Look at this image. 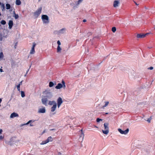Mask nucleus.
Here are the masks:
<instances>
[{"label": "nucleus", "mask_w": 155, "mask_h": 155, "mask_svg": "<svg viewBox=\"0 0 155 155\" xmlns=\"http://www.w3.org/2000/svg\"><path fill=\"white\" fill-rule=\"evenodd\" d=\"M46 140L48 143L50 141H52L53 140V138L51 137L50 136L48 138L47 140Z\"/></svg>", "instance_id": "412c9836"}, {"label": "nucleus", "mask_w": 155, "mask_h": 155, "mask_svg": "<svg viewBox=\"0 0 155 155\" xmlns=\"http://www.w3.org/2000/svg\"><path fill=\"white\" fill-rule=\"evenodd\" d=\"M54 84L52 82V81L50 82L49 83V87H52L54 86Z\"/></svg>", "instance_id": "a878e982"}, {"label": "nucleus", "mask_w": 155, "mask_h": 155, "mask_svg": "<svg viewBox=\"0 0 155 155\" xmlns=\"http://www.w3.org/2000/svg\"><path fill=\"white\" fill-rule=\"evenodd\" d=\"M86 21H86V19H84V20H83V22H85Z\"/></svg>", "instance_id": "c03bdc74"}, {"label": "nucleus", "mask_w": 155, "mask_h": 155, "mask_svg": "<svg viewBox=\"0 0 155 155\" xmlns=\"http://www.w3.org/2000/svg\"><path fill=\"white\" fill-rule=\"evenodd\" d=\"M31 66V65H30V66H29V69L30 68Z\"/></svg>", "instance_id": "6e6d98bb"}, {"label": "nucleus", "mask_w": 155, "mask_h": 155, "mask_svg": "<svg viewBox=\"0 0 155 155\" xmlns=\"http://www.w3.org/2000/svg\"><path fill=\"white\" fill-rule=\"evenodd\" d=\"M18 116L19 115L18 114L15 112H13L11 114L10 116V118H12L15 117H18Z\"/></svg>", "instance_id": "f8f14e48"}, {"label": "nucleus", "mask_w": 155, "mask_h": 155, "mask_svg": "<svg viewBox=\"0 0 155 155\" xmlns=\"http://www.w3.org/2000/svg\"><path fill=\"white\" fill-rule=\"evenodd\" d=\"M14 12H15V11L13 12V14L14 15Z\"/></svg>", "instance_id": "4d7b16f0"}, {"label": "nucleus", "mask_w": 155, "mask_h": 155, "mask_svg": "<svg viewBox=\"0 0 155 155\" xmlns=\"http://www.w3.org/2000/svg\"><path fill=\"white\" fill-rule=\"evenodd\" d=\"M66 30V29L65 28H63L60 29V30H59L58 31V32L59 34H64V33H65V32Z\"/></svg>", "instance_id": "4468645a"}, {"label": "nucleus", "mask_w": 155, "mask_h": 155, "mask_svg": "<svg viewBox=\"0 0 155 155\" xmlns=\"http://www.w3.org/2000/svg\"><path fill=\"white\" fill-rule=\"evenodd\" d=\"M14 16L15 19H17L18 18V14H16L15 12H14Z\"/></svg>", "instance_id": "7c9ffc66"}, {"label": "nucleus", "mask_w": 155, "mask_h": 155, "mask_svg": "<svg viewBox=\"0 0 155 155\" xmlns=\"http://www.w3.org/2000/svg\"><path fill=\"white\" fill-rule=\"evenodd\" d=\"M83 0H78V2H75L76 5L74 6L73 7V9H75L78 8V6L79 4L82 2Z\"/></svg>", "instance_id": "9b49d317"}, {"label": "nucleus", "mask_w": 155, "mask_h": 155, "mask_svg": "<svg viewBox=\"0 0 155 155\" xmlns=\"http://www.w3.org/2000/svg\"><path fill=\"white\" fill-rule=\"evenodd\" d=\"M57 102L58 107L59 108L63 103L62 98L61 97H59L57 99Z\"/></svg>", "instance_id": "1a4fd4ad"}, {"label": "nucleus", "mask_w": 155, "mask_h": 155, "mask_svg": "<svg viewBox=\"0 0 155 155\" xmlns=\"http://www.w3.org/2000/svg\"><path fill=\"white\" fill-rule=\"evenodd\" d=\"M153 68V67H150L149 68H148V69L150 70H152Z\"/></svg>", "instance_id": "4c0bfd02"}, {"label": "nucleus", "mask_w": 155, "mask_h": 155, "mask_svg": "<svg viewBox=\"0 0 155 155\" xmlns=\"http://www.w3.org/2000/svg\"><path fill=\"white\" fill-rule=\"evenodd\" d=\"M48 104L51 105H53L55 104L57 105V103L54 101H49Z\"/></svg>", "instance_id": "a211bd4d"}, {"label": "nucleus", "mask_w": 155, "mask_h": 155, "mask_svg": "<svg viewBox=\"0 0 155 155\" xmlns=\"http://www.w3.org/2000/svg\"><path fill=\"white\" fill-rule=\"evenodd\" d=\"M57 105H53V106L51 107V111L52 112H54L56 110L57 107Z\"/></svg>", "instance_id": "6ab92c4d"}, {"label": "nucleus", "mask_w": 155, "mask_h": 155, "mask_svg": "<svg viewBox=\"0 0 155 155\" xmlns=\"http://www.w3.org/2000/svg\"><path fill=\"white\" fill-rule=\"evenodd\" d=\"M4 138V136L0 135V140H2Z\"/></svg>", "instance_id": "ea45409f"}, {"label": "nucleus", "mask_w": 155, "mask_h": 155, "mask_svg": "<svg viewBox=\"0 0 155 155\" xmlns=\"http://www.w3.org/2000/svg\"><path fill=\"white\" fill-rule=\"evenodd\" d=\"M62 83H58L57 85L55 87V88L57 89H60L62 87H65V83L64 81L62 80Z\"/></svg>", "instance_id": "20e7f679"}, {"label": "nucleus", "mask_w": 155, "mask_h": 155, "mask_svg": "<svg viewBox=\"0 0 155 155\" xmlns=\"http://www.w3.org/2000/svg\"><path fill=\"white\" fill-rule=\"evenodd\" d=\"M44 94H45V97L49 99L51 98L52 96L51 93L48 91H45L44 92Z\"/></svg>", "instance_id": "39448f33"}, {"label": "nucleus", "mask_w": 155, "mask_h": 155, "mask_svg": "<svg viewBox=\"0 0 155 155\" xmlns=\"http://www.w3.org/2000/svg\"><path fill=\"white\" fill-rule=\"evenodd\" d=\"M36 45V44L35 42H33L32 44V46L30 50V54H34L35 52V48Z\"/></svg>", "instance_id": "423d86ee"}, {"label": "nucleus", "mask_w": 155, "mask_h": 155, "mask_svg": "<svg viewBox=\"0 0 155 155\" xmlns=\"http://www.w3.org/2000/svg\"><path fill=\"white\" fill-rule=\"evenodd\" d=\"M1 8H2V11H3L5 10V6L4 4L2 3V5H1Z\"/></svg>", "instance_id": "b1692460"}, {"label": "nucleus", "mask_w": 155, "mask_h": 155, "mask_svg": "<svg viewBox=\"0 0 155 155\" xmlns=\"http://www.w3.org/2000/svg\"><path fill=\"white\" fill-rule=\"evenodd\" d=\"M2 67H1V68H0V71L1 72H3V70L2 69Z\"/></svg>", "instance_id": "a19ab883"}, {"label": "nucleus", "mask_w": 155, "mask_h": 155, "mask_svg": "<svg viewBox=\"0 0 155 155\" xmlns=\"http://www.w3.org/2000/svg\"><path fill=\"white\" fill-rule=\"evenodd\" d=\"M41 19L44 24H48L49 22L48 17L47 15H43L41 16Z\"/></svg>", "instance_id": "f257e3e1"}, {"label": "nucleus", "mask_w": 155, "mask_h": 155, "mask_svg": "<svg viewBox=\"0 0 155 155\" xmlns=\"http://www.w3.org/2000/svg\"><path fill=\"white\" fill-rule=\"evenodd\" d=\"M46 112L45 107H43L42 108H39L38 111V113H44Z\"/></svg>", "instance_id": "9d476101"}, {"label": "nucleus", "mask_w": 155, "mask_h": 155, "mask_svg": "<svg viewBox=\"0 0 155 155\" xmlns=\"http://www.w3.org/2000/svg\"><path fill=\"white\" fill-rule=\"evenodd\" d=\"M151 120V119H150V118H149L148 119L147 121L148 123H150V122Z\"/></svg>", "instance_id": "58836bf2"}, {"label": "nucleus", "mask_w": 155, "mask_h": 155, "mask_svg": "<svg viewBox=\"0 0 155 155\" xmlns=\"http://www.w3.org/2000/svg\"><path fill=\"white\" fill-rule=\"evenodd\" d=\"M27 74H26H26H25L24 75V76H25H25H26V75H27Z\"/></svg>", "instance_id": "5fc2aeb1"}, {"label": "nucleus", "mask_w": 155, "mask_h": 155, "mask_svg": "<svg viewBox=\"0 0 155 155\" xmlns=\"http://www.w3.org/2000/svg\"><path fill=\"white\" fill-rule=\"evenodd\" d=\"M116 30V29L115 27H114L112 28V31L113 32H115Z\"/></svg>", "instance_id": "2f4dec72"}, {"label": "nucleus", "mask_w": 155, "mask_h": 155, "mask_svg": "<svg viewBox=\"0 0 155 155\" xmlns=\"http://www.w3.org/2000/svg\"><path fill=\"white\" fill-rule=\"evenodd\" d=\"M29 68L26 71V74H27L29 70Z\"/></svg>", "instance_id": "a18cd8bd"}, {"label": "nucleus", "mask_w": 155, "mask_h": 155, "mask_svg": "<svg viewBox=\"0 0 155 155\" xmlns=\"http://www.w3.org/2000/svg\"><path fill=\"white\" fill-rule=\"evenodd\" d=\"M70 5H71V6H73V7H74V6L76 5H75V3H74L73 2L71 3Z\"/></svg>", "instance_id": "c9c22d12"}, {"label": "nucleus", "mask_w": 155, "mask_h": 155, "mask_svg": "<svg viewBox=\"0 0 155 155\" xmlns=\"http://www.w3.org/2000/svg\"><path fill=\"white\" fill-rule=\"evenodd\" d=\"M61 48L60 46H58L57 48V52H59L61 51Z\"/></svg>", "instance_id": "393cba45"}, {"label": "nucleus", "mask_w": 155, "mask_h": 155, "mask_svg": "<svg viewBox=\"0 0 155 155\" xmlns=\"http://www.w3.org/2000/svg\"><path fill=\"white\" fill-rule=\"evenodd\" d=\"M13 21L12 20H10L8 22V26H9V29L12 28L13 25Z\"/></svg>", "instance_id": "dca6fc26"}, {"label": "nucleus", "mask_w": 155, "mask_h": 155, "mask_svg": "<svg viewBox=\"0 0 155 155\" xmlns=\"http://www.w3.org/2000/svg\"><path fill=\"white\" fill-rule=\"evenodd\" d=\"M48 101V100L47 98H43L41 99V101L42 104L45 106H47V102Z\"/></svg>", "instance_id": "ddd939ff"}, {"label": "nucleus", "mask_w": 155, "mask_h": 155, "mask_svg": "<svg viewBox=\"0 0 155 155\" xmlns=\"http://www.w3.org/2000/svg\"><path fill=\"white\" fill-rule=\"evenodd\" d=\"M108 114V113H105V114Z\"/></svg>", "instance_id": "8fccbe9b"}, {"label": "nucleus", "mask_w": 155, "mask_h": 155, "mask_svg": "<svg viewBox=\"0 0 155 155\" xmlns=\"http://www.w3.org/2000/svg\"><path fill=\"white\" fill-rule=\"evenodd\" d=\"M80 131L81 132V134L80 136L79 140L82 141L84 139V134L83 133L82 130H80Z\"/></svg>", "instance_id": "f3484780"}, {"label": "nucleus", "mask_w": 155, "mask_h": 155, "mask_svg": "<svg viewBox=\"0 0 155 155\" xmlns=\"http://www.w3.org/2000/svg\"><path fill=\"white\" fill-rule=\"evenodd\" d=\"M109 124L108 123H105L104 124V127L105 130H102V131L103 133L105 134H107L109 132V127H108Z\"/></svg>", "instance_id": "f03ea898"}, {"label": "nucleus", "mask_w": 155, "mask_h": 155, "mask_svg": "<svg viewBox=\"0 0 155 155\" xmlns=\"http://www.w3.org/2000/svg\"><path fill=\"white\" fill-rule=\"evenodd\" d=\"M54 130V129H51V130Z\"/></svg>", "instance_id": "864d4df0"}, {"label": "nucleus", "mask_w": 155, "mask_h": 155, "mask_svg": "<svg viewBox=\"0 0 155 155\" xmlns=\"http://www.w3.org/2000/svg\"><path fill=\"white\" fill-rule=\"evenodd\" d=\"M21 2L20 0H16L15 4L17 5H19L21 4Z\"/></svg>", "instance_id": "5701e85b"}, {"label": "nucleus", "mask_w": 155, "mask_h": 155, "mask_svg": "<svg viewBox=\"0 0 155 155\" xmlns=\"http://www.w3.org/2000/svg\"><path fill=\"white\" fill-rule=\"evenodd\" d=\"M152 33L150 32L148 33H147L145 34H139L137 35V37L138 38H143L145 37L146 35H148L149 34H151Z\"/></svg>", "instance_id": "0eeeda50"}, {"label": "nucleus", "mask_w": 155, "mask_h": 155, "mask_svg": "<svg viewBox=\"0 0 155 155\" xmlns=\"http://www.w3.org/2000/svg\"><path fill=\"white\" fill-rule=\"evenodd\" d=\"M11 6L10 4L7 3L6 4V7L7 9H9L11 8Z\"/></svg>", "instance_id": "4be33fe9"}, {"label": "nucleus", "mask_w": 155, "mask_h": 155, "mask_svg": "<svg viewBox=\"0 0 155 155\" xmlns=\"http://www.w3.org/2000/svg\"><path fill=\"white\" fill-rule=\"evenodd\" d=\"M118 130L121 134H126L128 133L129 131V129L127 128L125 130H123L119 128L118 129Z\"/></svg>", "instance_id": "6e6552de"}, {"label": "nucleus", "mask_w": 155, "mask_h": 155, "mask_svg": "<svg viewBox=\"0 0 155 155\" xmlns=\"http://www.w3.org/2000/svg\"><path fill=\"white\" fill-rule=\"evenodd\" d=\"M62 154L61 153L59 152L58 155H61Z\"/></svg>", "instance_id": "49530a36"}, {"label": "nucleus", "mask_w": 155, "mask_h": 155, "mask_svg": "<svg viewBox=\"0 0 155 155\" xmlns=\"http://www.w3.org/2000/svg\"><path fill=\"white\" fill-rule=\"evenodd\" d=\"M57 43L58 45V46H60V45L61 44V42L59 40H58L57 41Z\"/></svg>", "instance_id": "e433bc0d"}, {"label": "nucleus", "mask_w": 155, "mask_h": 155, "mask_svg": "<svg viewBox=\"0 0 155 155\" xmlns=\"http://www.w3.org/2000/svg\"><path fill=\"white\" fill-rule=\"evenodd\" d=\"M32 121L31 120H29L27 123L26 124H22L21 125V126L25 125H27L29 124L30 123H31Z\"/></svg>", "instance_id": "bb28decb"}, {"label": "nucleus", "mask_w": 155, "mask_h": 155, "mask_svg": "<svg viewBox=\"0 0 155 155\" xmlns=\"http://www.w3.org/2000/svg\"><path fill=\"white\" fill-rule=\"evenodd\" d=\"M22 81H21L18 85H19L20 86H21V85H22Z\"/></svg>", "instance_id": "79ce46f5"}, {"label": "nucleus", "mask_w": 155, "mask_h": 155, "mask_svg": "<svg viewBox=\"0 0 155 155\" xmlns=\"http://www.w3.org/2000/svg\"><path fill=\"white\" fill-rule=\"evenodd\" d=\"M21 96L22 97H24L25 96V94L24 91H21Z\"/></svg>", "instance_id": "cd10ccee"}, {"label": "nucleus", "mask_w": 155, "mask_h": 155, "mask_svg": "<svg viewBox=\"0 0 155 155\" xmlns=\"http://www.w3.org/2000/svg\"><path fill=\"white\" fill-rule=\"evenodd\" d=\"M47 143H48L46 140H45L42 141V142L41 143H40V144L44 145L46 144Z\"/></svg>", "instance_id": "c85d7f7f"}, {"label": "nucleus", "mask_w": 155, "mask_h": 155, "mask_svg": "<svg viewBox=\"0 0 155 155\" xmlns=\"http://www.w3.org/2000/svg\"><path fill=\"white\" fill-rule=\"evenodd\" d=\"M30 125L31 126H33V125L32 124H30Z\"/></svg>", "instance_id": "09e8293b"}, {"label": "nucleus", "mask_w": 155, "mask_h": 155, "mask_svg": "<svg viewBox=\"0 0 155 155\" xmlns=\"http://www.w3.org/2000/svg\"><path fill=\"white\" fill-rule=\"evenodd\" d=\"M1 23L2 24V25H5L6 24V22L4 20H2L1 21Z\"/></svg>", "instance_id": "c756f323"}, {"label": "nucleus", "mask_w": 155, "mask_h": 155, "mask_svg": "<svg viewBox=\"0 0 155 155\" xmlns=\"http://www.w3.org/2000/svg\"><path fill=\"white\" fill-rule=\"evenodd\" d=\"M42 11L41 7H40L38 8L34 13V16L36 18H37L40 15Z\"/></svg>", "instance_id": "7ed1b4c3"}, {"label": "nucleus", "mask_w": 155, "mask_h": 155, "mask_svg": "<svg viewBox=\"0 0 155 155\" xmlns=\"http://www.w3.org/2000/svg\"><path fill=\"white\" fill-rule=\"evenodd\" d=\"M102 120L99 118H97L96 120V121L97 122H99L101 121H102Z\"/></svg>", "instance_id": "f704fd0d"}, {"label": "nucleus", "mask_w": 155, "mask_h": 155, "mask_svg": "<svg viewBox=\"0 0 155 155\" xmlns=\"http://www.w3.org/2000/svg\"><path fill=\"white\" fill-rule=\"evenodd\" d=\"M2 100L1 98H0V103H1L2 102Z\"/></svg>", "instance_id": "de8ad7c7"}, {"label": "nucleus", "mask_w": 155, "mask_h": 155, "mask_svg": "<svg viewBox=\"0 0 155 155\" xmlns=\"http://www.w3.org/2000/svg\"><path fill=\"white\" fill-rule=\"evenodd\" d=\"M2 132V130L1 129H0V134H1Z\"/></svg>", "instance_id": "37998d69"}, {"label": "nucleus", "mask_w": 155, "mask_h": 155, "mask_svg": "<svg viewBox=\"0 0 155 155\" xmlns=\"http://www.w3.org/2000/svg\"><path fill=\"white\" fill-rule=\"evenodd\" d=\"M109 102H108V101L105 102V104H104V105L103 106V107H106L108 105V104H109Z\"/></svg>", "instance_id": "473e14b6"}, {"label": "nucleus", "mask_w": 155, "mask_h": 155, "mask_svg": "<svg viewBox=\"0 0 155 155\" xmlns=\"http://www.w3.org/2000/svg\"><path fill=\"white\" fill-rule=\"evenodd\" d=\"M2 3H1V2H0V5H2Z\"/></svg>", "instance_id": "3c124183"}, {"label": "nucleus", "mask_w": 155, "mask_h": 155, "mask_svg": "<svg viewBox=\"0 0 155 155\" xmlns=\"http://www.w3.org/2000/svg\"><path fill=\"white\" fill-rule=\"evenodd\" d=\"M119 4V2L115 0L114 1L113 4V6L114 7H116L118 6V5Z\"/></svg>", "instance_id": "2eb2a0df"}, {"label": "nucleus", "mask_w": 155, "mask_h": 155, "mask_svg": "<svg viewBox=\"0 0 155 155\" xmlns=\"http://www.w3.org/2000/svg\"><path fill=\"white\" fill-rule=\"evenodd\" d=\"M135 4L137 5H138V4H137L136 2H135Z\"/></svg>", "instance_id": "603ef678"}, {"label": "nucleus", "mask_w": 155, "mask_h": 155, "mask_svg": "<svg viewBox=\"0 0 155 155\" xmlns=\"http://www.w3.org/2000/svg\"><path fill=\"white\" fill-rule=\"evenodd\" d=\"M6 38V37L3 35L2 33H0V41H2L3 39Z\"/></svg>", "instance_id": "aec40b11"}, {"label": "nucleus", "mask_w": 155, "mask_h": 155, "mask_svg": "<svg viewBox=\"0 0 155 155\" xmlns=\"http://www.w3.org/2000/svg\"><path fill=\"white\" fill-rule=\"evenodd\" d=\"M17 87V89H18V90L19 91H20V86L19 85H18L17 86H16Z\"/></svg>", "instance_id": "72a5a7b5"}]
</instances>
